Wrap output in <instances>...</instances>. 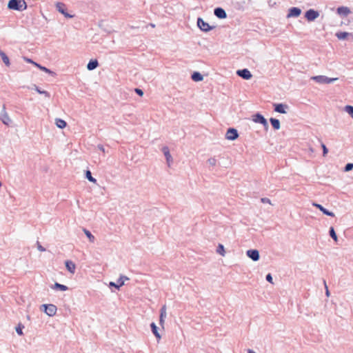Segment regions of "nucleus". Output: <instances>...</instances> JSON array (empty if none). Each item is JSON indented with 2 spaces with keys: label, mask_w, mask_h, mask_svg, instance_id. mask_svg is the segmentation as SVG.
I'll return each mask as SVG.
<instances>
[{
  "label": "nucleus",
  "mask_w": 353,
  "mask_h": 353,
  "mask_svg": "<svg viewBox=\"0 0 353 353\" xmlns=\"http://www.w3.org/2000/svg\"><path fill=\"white\" fill-rule=\"evenodd\" d=\"M246 254L254 261H257L259 260L260 255L259 252L257 250H248L246 252Z\"/></svg>",
  "instance_id": "9b49d317"
},
{
  "label": "nucleus",
  "mask_w": 353,
  "mask_h": 353,
  "mask_svg": "<svg viewBox=\"0 0 353 353\" xmlns=\"http://www.w3.org/2000/svg\"><path fill=\"white\" fill-rule=\"evenodd\" d=\"M0 57L3 61V62L5 63L6 66H10V62L8 57L6 55V54L1 50H0Z\"/></svg>",
  "instance_id": "412c9836"
},
{
  "label": "nucleus",
  "mask_w": 353,
  "mask_h": 353,
  "mask_svg": "<svg viewBox=\"0 0 353 353\" xmlns=\"http://www.w3.org/2000/svg\"><path fill=\"white\" fill-rule=\"evenodd\" d=\"M10 10L23 11L26 10L27 4L25 0H10L8 3Z\"/></svg>",
  "instance_id": "f257e3e1"
},
{
  "label": "nucleus",
  "mask_w": 353,
  "mask_h": 353,
  "mask_svg": "<svg viewBox=\"0 0 353 353\" xmlns=\"http://www.w3.org/2000/svg\"><path fill=\"white\" fill-rule=\"evenodd\" d=\"M261 201L263 203H268L271 204L270 200L269 199H268V198H263V199H261Z\"/></svg>",
  "instance_id": "c03bdc74"
},
{
  "label": "nucleus",
  "mask_w": 353,
  "mask_h": 353,
  "mask_svg": "<svg viewBox=\"0 0 353 353\" xmlns=\"http://www.w3.org/2000/svg\"><path fill=\"white\" fill-rule=\"evenodd\" d=\"M123 353H124V352H123Z\"/></svg>",
  "instance_id": "8fccbe9b"
},
{
  "label": "nucleus",
  "mask_w": 353,
  "mask_h": 353,
  "mask_svg": "<svg viewBox=\"0 0 353 353\" xmlns=\"http://www.w3.org/2000/svg\"><path fill=\"white\" fill-rule=\"evenodd\" d=\"M239 137L238 132L234 128H229L226 132L225 138L228 140L234 141L236 139Z\"/></svg>",
  "instance_id": "1a4fd4ad"
},
{
  "label": "nucleus",
  "mask_w": 353,
  "mask_h": 353,
  "mask_svg": "<svg viewBox=\"0 0 353 353\" xmlns=\"http://www.w3.org/2000/svg\"><path fill=\"white\" fill-rule=\"evenodd\" d=\"M37 249L41 252L46 251V249L39 243L37 242Z\"/></svg>",
  "instance_id": "79ce46f5"
},
{
  "label": "nucleus",
  "mask_w": 353,
  "mask_h": 353,
  "mask_svg": "<svg viewBox=\"0 0 353 353\" xmlns=\"http://www.w3.org/2000/svg\"><path fill=\"white\" fill-rule=\"evenodd\" d=\"M56 8H57V10L60 13L63 14L66 18H72L74 17L73 15L70 14L69 13H68L66 12L65 5L64 3L58 2L56 3Z\"/></svg>",
  "instance_id": "6e6552de"
},
{
  "label": "nucleus",
  "mask_w": 353,
  "mask_h": 353,
  "mask_svg": "<svg viewBox=\"0 0 353 353\" xmlns=\"http://www.w3.org/2000/svg\"><path fill=\"white\" fill-rule=\"evenodd\" d=\"M214 15L219 19H225L227 17L225 11L221 8H216L214 10Z\"/></svg>",
  "instance_id": "f3484780"
},
{
  "label": "nucleus",
  "mask_w": 353,
  "mask_h": 353,
  "mask_svg": "<svg viewBox=\"0 0 353 353\" xmlns=\"http://www.w3.org/2000/svg\"><path fill=\"white\" fill-rule=\"evenodd\" d=\"M324 285H325V295L329 297L330 296V291L328 290V288H327V285L326 284V282L324 281Z\"/></svg>",
  "instance_id": "ea45409f"
},
{
  "label": "nucleus",
  "mask_w": 353,
  "mask_h": 353,
  "mask_svg": "<svg viewBox=\"0 0 353 353\" xmlns=\"http://www.w3.org/2000/svg\"><path fill=\"white\" fill-rule=\"evenodd\" d=\"M41 307H43L44 312L49 316H54L57 310V307L53 304H43Z\"/></svg>",
  "instance_id": "20e7f679"
},
{
  "label": "nucleus",
  "mask_w": 353,
  "mask_h": 353,
  "mask_svg": "<svg viewBox=\"0 0 353 353\" xmlns=\"http://www.w3.org/2000/svg\"><path fill=\"white\" fill-rule=\"evenodd\" d=\"M301 13V10L299 8L293 7L289 10V12L288 14V18L290 17H297Z\"/></svg>",
  "instance_id": "2eb2a0df"
},
{
  "label": "nucleus",
  "mask_w": 353,
  "mask_h": 353,
  "mask_svg": "<svg viewBox=\"0 0 353 353\" xmlns=\"http://www.w3.org/2000/svg\"><path fill=\"white\" fill-rule=\"evenodd\" d=\"M34 89L39 94H44L46 97H50V93L45 90H40L37 85H34Z\"/></svg>",
  "instance_id": "2f4dec72"
},
{
  "label": "nucleus",
  "mask_w": 353,
  "mask_h": 353,
  "mask_svg": "<svg viewBox=\"0 0 353 353\" xmlns=\"http://www.w3.org/2000/svg\"><path fill=\"white\" fill-rule=\"evenodd\" d=\"M129 278L126 276H121L119 279L117 280V283L110 282V286L114 287L117 289H119L120 287L123 286L125 283V281H128Z\"/></svg>",
  "instance_id": "9d476101"
},
{
  "label": "nucleus",
  "mask_w": 353,
  "mask_h": 353,
  "mask_svg": "<svg viewBox=\"0 0 353 353\" xmlns=\"http://www.w3.org/2000/svg\"><path fill=\"white\" fill-rule=\"evenodd\" d=\"M336 13L341 17H347L351 13V10L348 7L340 6L336 9Z\"/></svg>",
  "instance_id": "ddd939ff"
},
{
  "label": "nucleus",
  "mask_w": 353,
  "mask_h": 353,
  "mask_svg": "<svg viewBox=\"0 0 353 353\" xmlns=\"http://www.w3.org/2000/svg\"><path fill=\"white\" fill-rule=\"evenodd\" d=\"M352 34L347 32H338L336 33V37L339 40H345L347 36L351 35Z\"/></svg>",
  "instance_id": "b1692460"
},
{
  "label": "nucleus",
  "mask_w": 353,
  "mask_h": 353,
  "mask_svg": "<svg viewBox=\"0 0 353 353\" xmlns=\"http://www.w3.org/2000/svg\"><path fill=\"white\" fill-rule=\"evenodd\" d=\"M319 17V12L313 9L308 10L305 14V17L308 21H313Z\"/></svg>",
  "instance_id": "0eeeda50"
},
{
  "label": "nucleus",
  "mask_w": 353,
  "mask_h": 353,
  "mask_svg": "<svg viewBox=\"0 0 353 353\" xmlns=\"http://www.w3.org/2000/svg\"><path fill=\"white\" fill-rule=\"evenodd\" d=\"M197 26L200 28L201 30L206 32L212 30L214 28L210 26L208 23L205 22L201 18H198Z\"/></svg>",
  "instance_id": "423d86ee"
},
{
  "label": "nucleus",
  "mask_w": 353,
  "mask_h": 353,
  "mask_svg": "<svg viewBox=\"0 0 353 353\" xmlns=\"http://www.w3.org/2000/svg\"><path fill=\"white\" fill-rule=\"evenodd\" d=\"M216 252L223 256H224L225 254L224 246L222 244H219Z\"/></svg>",
  "instance_id": "473e14b6"
},
{
  "label": "nucleus",
  "mask_w": 353,
  "mask_h": 353,
  "mask_svg": "<svg viewBox=\"0 0 353 353\" xmlns=\"http://www.w3.org/2000/svg\"><path fill=\"white\" fill-rule=\"evenodd\" d=\"M274 111L281 113V114H286V109H288V105L287 104L283 103H274Z\"/></svg>",
  "instance_id": "4468645a"
},
{
  "label": "nucleus",
  "mask_w": 353,
  "mask_h": 353,
  "mask_svg": "<svg viewBox=\"0 0 353 353\" xmlns=\"http://www.w3.org/2000/svg\"><path fill=\"white\" fill-rule=\"evenodd\" d=\"M98 65H99V63H98L97 60H96V59L91 60L89 61V63L87 65V69L88 70H93L95 68H97L98 67Z\"/></svg>",
  "instance_id": "4be33fe9"
},
{
  "label": "nucleus",
  "mask_w": 353,
  "mask_h": 353,
  "mask_svg": "<svg viewBox=\"0 0 353 353\" xmlns=\"http://www.w3.org/2000/svg\"><path fill=\"white\" fill-rule=\"evenodd\" d=\"M344 110L347 113H348L351 116L353 115V106L347 105L345 106Z\"/></svg>",
  "instance_id": "c9c22d12"
},
{
  "label": "nucleus",
  "mask_w": 353,
  "mask_h": 353,
  "mask_svg": "<svg viewBox=\"0 0 353 353\" xmlns=\"http://www.w3.org/2000/svg\"><path fill=\"white\" fill-rule=\"evenodd\" d=\"M236 74L246 80L251 79L252 77L251 72L248 69L239 70L236 71Z\"/></svg>",
  "instance_id": "f8f14e48"
},
{
  "label": "nucleus",
  "mask_w": 353,
  "mask_h": 353,
  "mask_svg": "<svg viewBox=\"0 0 353 353\" xmlns=\"http://www.w3.org/2000/svg\"><path fill=\"white\" fill-rule=\"evenodd\" d=\"M152 332L154 335L157 337V339H160L161 338L160 334L158 332V328L154 323H152L150 325Z\"/></svg>",
  "instance_id": "5701e85b"
},
{
  "label": "nucleus",
  "mask_w": 353,
  "mask_h": 353,
  "mask_svg": "<svg viewBox=\"0 0 353 353\" xmlns=\"http://www.w3.org/2000/svg\"><path fill=\"white\" fill-rule=\"evenodd\" d=\"M248 353H256V352H254V351H253V350H248Z\"/></svg>",
  "instance_id": "de8ad7c7"
},
{
  "label": "nucleus",
  "mask_w": 353,
  "mask_h": 353,
  "mask_svg": "<svg viewBox=\"0 0 353 353\" xmlns=\"http://www.w3.org/2000/svg\"><path fill=\"white\" fill-rule=\"evenodd\" d=\"M55 124L59 128H61V129L65 128V126L67 125L66 122L61 119H56Z\"/></svg>",
  "instance_id": "bb28decb"
},
{
  "label": "nucleus",
  "mask_w": 353,
  "mask_h": 353,
  "mask_svg": "<svg viewBox=\"0 0 353 353\" xmlns=\"http://www.w3.org/2000/svg\"><path fill=\"white\" fill-rule=\"evenodd\" d=\"M321 147L323 148V155L325 157L327 154L328 150L324 143H321Z\"/></svg>",
  "instance_id": "58836bf2"
},
{
  "label": "nucleus",
  "mask_w": 353,
  "mask_h": 353,
  "mask_svg": "<svg viewBox=\"0 0 353 353\" xmlns=\"http://www.w3.org/2000/svg\"><path fill=\"white\" fill-rule=\"evenodd\" d=\"M162 151L165 157L168 166H170V163L172 162V157L170 153L169 149L168 147L165 146L163 148Z\"/></svg>",
  "instance_id": "6ab92c4d"
},
{
  "label": "nucleus",
  "mask_w": 353,
  "mask_h": 353,
  "mask_svg": "<svg viewBox=\"0 0 353 353\" xmlns=\"http://www.w3.org/2000/svg\"><path fill=\"white\" fill-rule=\"evenodd\" d=\"M135 92L139 94V96H143V92L142 90L139 89V88H136L135 89Z\"/></svg>",
  "instance_id": "37998d69"
},
{
  "label": "nucleus",
  "mask_w": 353,
  "mask_h": 353,
  "mask_svg": "<svg viewBox=\"0 0 353 353\" xmlns=\"http://www.w3.org/2000/svg\"><path fill=\"white\" fill-rule=\"evenodd\" d=\"M83 231L84 234H85V236L89 239L90 242L94 243L95 241V237L94 236V235H92V233L85 228H83Z\"/></svg>",
  "instance_id": "cd10ccee"
},
{
  "label": "nucleus",
  "mask_w": 353,
  "mask_h": 353,
  "mask_svg": "<svg viewBox=\"0 0 353 353\" xmlns=\"http://www.w3.org/2000/svg\"><path fill=\"white\" fill-rule=\"evenodd\" d=\"M167 316L166 306L163 305L160 310L159 324L163 327L165 319Z\"/></svg>",
  "instance_id": "dca6fc26"
},
{
  "label": "nucleus",
  "mask_w": 353,
  "mask_h": 353,
  "mask_svg": "<svg viewBox=\"0 0 353 353\" xmlns=\"http://www.w3.org/2000/svg\"><path fill=\"white\" fill-rule=\"evenodd\" d=\"M192 79L194 81H201L203 79V77L201 73L198 72H194L192 74Z\"/></svg>",
  "instance_id": "a878e982"
},
{
  "label": "nucleus",
  "mask_w": 353,
  "mask_h": 353,
  "mask_svg": "<svg viewBox=\"0 0 353 353\" xmlns=\"http://www.w3.org/2000/svg\"><path fill=\"white\" fill-rule=\"evenodd\" d=\"M266 280H267L268 282H270V283H273V281H272V276L271 274H268L266 275Z\"/></svg>",
  "instance_id": "a19ab883"
},
{
  "label": "nucleus",
  "mask_w": 353,
  "mask_h": 353,
  "mask_svg": "<svg viewBox=\"0 0 353 353\" xmlns=\"http://www.w3.org/2000/svg\"><path fill=\"white\" fill-rule=\"evenodd\" d=\"M329 233H330V236L333 239V240L335 242H337L338 241V237H337V235H336V234L335 232V230H334L333 227H331L330 228Z\"/></svg>",
  "instance_id": "7c9ffc66"
},
{
  "label": "nucleus",
  "mask_w": 353,
  "mask_h": 353,
  "mask_svg": "<svg viewBox=\"0 0 353 353\" xmlns=\"http://www.w3.org/2000/svg\"><path fill=\"white\" fill-rule=\"evenodd\" d=\"M66 269L72 274H74L76 269V265L72 261L65 262Z\"/></svg>",
  "instance_id": "aec40b11"
},
{
  "label": "nucleus",
  "mask_w": 353,
  "mask_h": 353,
  "mask_svg": "<svg viewBox=\"0 0 353 353\" xmlns=\"http://www.w3.org/2000/svg\"><path fill=\"white\" fill-rule=\"evenodd\" d=\"M85 176L88 179V180L92 183H96L97 180L92 176L91 172L90 170H87L85 172Z\"/></svg>",
  "instance_id": "f704fd0d"
},
{
  "label": "nucleus",
  "mask_w": 353,
  "mask_h": 353,
  "mask_svg": "<svg viewBox=\"0 0 353 353\" xmlns=\"http://www.w3.org/2000/svg\"><path fill=\"white\" fill-rule=\"evenodd\" d=\"M0 120L6 125H10V124L12 123V120L6 110L5 105L3 106V108L0 112Z\"/></svg>",
  "instance_id": "39448f33"
},
{
  "label": "nucleus",
  "mask_w": 353,
  "mask_h": 353,
  "mask_svg": "<svg viewBox=\"0 0 353 353\" xmlns=\"http://www.w3.org/2000/svg\"><path fill=\"white\" fill-rule=\"evenodd\" d=\"M22 328H23V325L21 324H19V325L16 327V332L19 335H23Z\"/></svg>",
  "instance_id": "4c0bfd02"
},
{
  "label": "nucleus",
  "mask_w": 353,
  "mask_h": 353,
  "mask_svg": "<svg viewBox=\"0 0 353 353\" xmlns=\"http://www.w3.org/2000/svg\"><path fill=\"white\" fill-rule=\"evenodd\" d=\"M26 60V62L28 63H32L33 65H34V63H37L36 62H34L32 60H31L30 59H28V58H25L24 59Z\"/></svg>",
  "instance_id": "a18cd8bd"
},
{
  "label": "nucleus",
  "mask_w": 353,
  "mask_h": 353,
  "mask_svg": "<svg viewBox=\"0 0 353 353\" xmlns=\"http://www.w3.org/2000/svg\"><path fill=\"white\" fill-rule=\"evenodd\" d=\"M312 80H314L316 83L321 84H328L333 83L338 80V78H329L324 75L314 76L311 77Z\"/></svg>",
  "instance_id": "f03ea898"
},
{
  "label": "nucleus",
  "mask_w": 353,
  "mask_h": 353,
  "mask_svg": "<svg viewBox=\"0 0 353 353\" xmlns=\"http://www.w3.org/2000/svg\"><path fill=\"white\" fill-rule=\"evenodd\" d=\"M34 65L37 66V68H39L41 70L46 72V73H48V74H54V72L50 70L48 68L44 67V66H42L38 63H34Z\"/></svg>",
  "instance_id": "c756f323"
},
{
  "label": "nucleus",
  "mask_w": 353,
  "mask_h": 353,
  "mask_svg": "<svg viewBox=\"0 0 353 353\" xmlns=\"http://www.w3.org/2000/svg\"><path fill=\"white\" fill-rule=\"evenodd\" d=\"M270 121L272 125V127L275 129V130H279L280 128H281V125H280V121L279 119H274V118H271L270 119Z\"/></svg>",
  "instance_id": "393cba45"
},
{
  "label": "nucleus",
  "mask_w": 353,
  "mask_h": 353,
  "mask_svg": "<svg viewBox=\"0 0 353 353\" xmlns=\"http://www.w3.org/2000/svg\"><path fill=\"white\" fill-rule=\"evenodd\" d=\"M312 205H313V206H315L316 208L319 209L324 214L330 216H334V214L332 212L328 211L327 209H325L321 205L316 203H313Z\"/></svg>",
  "instance_id": "a211bd4d"
},
{
  "label": "nucleus",
  "mask_w": 353,
  "mask_h": 353,
  "mask_svg": "<svg viewBox=\"0 0 353 353\" xmlns=\"http://www.w3.org/2000/svg\"><path fill=\"white\" fill-rule=\"evenodd\" d=\"M352 169H353V163H349L345 165V166L344 168V171L349 172V171L352 170Z\"/></svg>",
  "instance_id": "e433bc0d"
},
{
  "label": "nucleus",
  "mask_w": 353,
  "mask_h": 353,
  "mask_svg": "<svg viewBox=\"0 0 353 353\" xmlns=\"http://www.w3.org/2000/svg\"><path fill=\"white\" fill-rule=\"evenodd\" d=\"M97 148L99 150H100L103 152H105V148L102 145H98Z\"/></svg>",
  "instance_id": "49530a36"
},
{
  "label": "nucleus",
  "mask_w": 353,
  "mask_h": 353,
  "mask_svg": "<svg viewBox=\"0 0 353 353\" xmlns=\"http://www.w3.org/2000/svg\"><path fill=\"white\" fill-rule=\"evenodd\" d=\"M207 163L210 166L214 167L216 165L217 160L215 157H211L208 159Z\"/></svg>",
  "instance_id": "72a5a7b5"
},
{
  "label": "nucleus",
  "mask_w": 353,
  "mask_h": 353,
  "mask_svg": "<svg viewBox=\"0 0 353 353\" xmlns=\"http://www.w3.org/2000/svg\"><path fill=\"white\" fill-rule=\"evenodd\" d=\"M252 120L254 123H261V125H263V126L264 127V129L265 130H268V128H269L268 123L267 120L265 119V118L262 114H261L259 113H256V114L252 115Z\"/></svg>",
  "instance_id": "7ed1b4c3"
},
{
  "label": "nucleus",
  "mask_w": 353,
  "mask_h": 353,
  "mask_svg": "<svg viewBox=\"0 0 353 353\" xmlns=\"http://www.w3.org/2000/svg\"><path fill=\"white\" fill-rule=\"evenodd\" d=\"M1 186V182L0 181V187Z\"/></svg>",
  "instance_id": "09e8293b"
},
{
  "label": "nucleus",
  "mask_w": 353,
  "mask_h": 353,
  "mask_svg": "<svg viewBox=\"0 0 353 353\" xmlns=\"http://www.w3.org/2000/svg\"><path fill=\"white\" fill-rule=\"evenodd\" d=\"M53 289H54V290H61V291H65L68 288V287L66 285L60 284L59 283H55L54 286H53Z\"/></svg>",
  "instance_id": "c85d7f7f"
}]
</instances>
